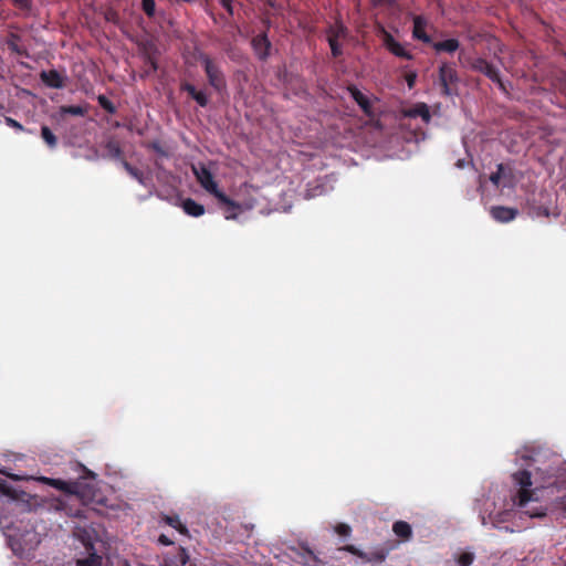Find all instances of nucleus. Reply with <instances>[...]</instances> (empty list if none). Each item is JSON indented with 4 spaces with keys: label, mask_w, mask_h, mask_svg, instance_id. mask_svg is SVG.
Here are the masks:
<instances>
[{
    "label": "nucleus",
    "mask_w": 566,
    "mask_h": 566,
    "mask_svg": "<svg viewBox=\"0 0 566 566\" xmlns=\"http://www.w3.org/2000/svg\"><path fill=\"white\" fill-rule=\"evenodd\" d=\"M198 60L203 66L209 85L218 93L224 91L227 80L219 63L206 53H200Z\"/></svg>",
    "instance_id": "f257e3e1"
},
{
    "label": "nucleus",
    "mask_w": 566,
    "mask_h": 566,
    "mask_svg": "<svg viewBox=\"0 0 566 566\" xmlns=\"http://www.w3.org/2000/svg\"><path fill=\"white\" fill-rule=\"evenodd\" d=\"M192 171L200 186L210 195H212L218 200V202L230 203L229 197L219 190L218 184L216 182L212 172L206 165L200 164L198 167L193 166Z\"/></svg>",
    "instance_id": "f03ea898"
},
{
    "label": "nucleus",
    "mask_w": 566,
    "mask_h": 566,
    "mask_svg": "<svg viewBox=\"0 0 566 566\" xmlns=\"http://www.w3.org/2000/svg\"><path fill=\"white\" fill-rule=\"evenodd\" d=\"M468 64L470 70L483 74L490 81L495 83L501 91H503L504 93L507 92L505 84L501 78L500 70L494 64H492L484 57L470 59L468 60Z\"/></svg>",
    "instance_id": "7ed1b4c3"
},
{
    "label": "nucleus",
    "mask_w": 566,
    "mask_h": 566,
    "mask_svg": "<svg viewBox=\"0 0 566 566\" xmlns=\"http://www.w3.org/2000/svg\"><path fill=\"white\" fill-rule=\"evenodd\" d=\"M378 36L381 40L382 46L392 55L399 59L413 60V54L407 49L406 44L398 42L394 35L387 31L382 25L378 29Z\"/></svg>",
    "instance_id": "20e7f679"
},
{
    "label": "nucleus",
    "mask_w": 566,
    "mask_h": 566,
    "mask_svg": "<svg viewBox=\"0 0 566 566\" xmlns=\"http://www.w3.org/2000/svg\"><path fill=\"white\" fill-rule=\"evenodd\" d=\"M438 78L441 93L446 96H450L452 94L451 85L457 84L459 81L454 63L441 62L438 69Z\"/></svg>",
    "instance_id": "39448f33"
},
{
    "label": "nucleus",
    "mask_w": 566,
    "mask_h": 566,
    "mask_svg": "<svg viewBox=\"0 0 566 566\" xmlns=\"http://www.w3.org/2000/svg\"><path fill=\"white\" fill-rule=\"evenodd\" d=\"M514 481L521 486L516 504L521 507L525 506L532 500V491L528 486L532 485V475L527 470H521L513 474Z\"/></svg>",
    "instance_id": "423d86ee"
},
{
    "label": "nucleus",
    "mask_w": 566,
    "mask_h": 566,
    "mask_svg": "<svg viewBox=\"0 0 566 566\" xmlns=\"http://www.w3.org/2000/svg\"><path fill=\"white\" fill-rule=\"evenodd\" d=\"M161 566H197L190 563V556L182 546L175 547L163 556Z\"/></svg>",
    "instance_id": "0eeeda50"
},
{
    "label": "nucleus",
    "mask_w": 566,
    "mask_h": 566,
    "mask_svg": "<svg viewBox=\"0 0 566 566\" xmlns=\"http://www.w3.org/2000/svg\"><path fill=\"white\" fill-rule=\"evenodd\" d=\"M338 551L347 552L367 563H382L387 557V553L382 549L368 554V553L360 551L359 548H357L355 545H352V544L342 546L338 548Z\"/></svg>",
    "instance_id": "6e6552de"
},
{
    "label": "nucleus",
    "mask_w": 566,
    "mask_h": 566,
    "mask_svg": "<svg viewBox=\"0 0 566 566\" xmlns=\"http://www.w3.org/2000/svg\"><path fill=\"white\" fill-rule=\"evenodd\" d=\"M296 560L304 566H324V562L308 547L307 544H300L298 548H292Z\"/></svg>",
    "instance_id": "1a4fd4ad"
},
{
    "label": "nucleus",
    "mask_w": 566,
    "mask_h": 566,
    "mask_svg": "<svg viewBox=\"0 0 566 566\" xmlns=\"http://www.w3.org/2000/svg\"><path fill=\"white\" fill-rule=\"evenodd\" d=\"M251 45L254 54L260 61H266L269 59L272 43L269 40L266 32H262L253 36Z\"/></svg>",
    "instance_id": "9d476101"
},
{
    "label": "nucleus",
    "mask_w": 566,
    "mask_h": 566,
    "mask_svg": "<svg viewBox=\"0 0 566 566\" xmlns=\"http://www.w3.org/2000/svg\"><path fill=\"white\" fill-rule=\"evenodd\" d=\"M83 545L87 552V556L83 558H77L75 562V566H102L103 558L101 555L96 553L94 547V543L91 538H83Z\"/></svg>",
    "instance_id": "9b49d317"
},
{
    "label": "nucleus",
    "mask_w": 566,
    "mask_h": 566,
    "mask_svg": "<svg viewBox=\"0 0 566 566\" xmlns=\"http://www.w3.org/2000/svg\"><path fill=\"white\" fill-rule=\"evenodd\" d=\"M156 53L157 48L155 44L148 43L144 46L143 60L146 67L144 72L140 74V77L149 76L158 70Z\"/></svg>",
    "instance_id": "f8f14e48"
},
{
    "label": "nucleus",
    "mask_w": 566,
    "mask_h": 566,
    "mask_svg": "<svg viewBox=\"0 0 566 566\" xmlns=\"http://www.w3.org/2000/svg\"><path fill=\"white\" fill-rule=\"evenodd\" d=\"M403 117L417 118L420 117L424 124H429L431 120V113L429 106L426 103H416L411 107L403 108L401 111Z\"/></svg>",
    "instance_id": "ddd939ff"
},
{
    "label": "nucleus",
    "mask_w": 566,
    "mask_h": 566,
    "mask_svg": "<svg viewBox=\"0 0 566 566\" xmlns=\"http://www.w3.org/2000/svg\"><path fill=\"white\" fill-rule=\"evenodd\" d=\"M412 38L426 44L432 43L431 36L426 32V28L428 24L427 19L423 15H415L412 18Z\"/></svg>",
    "instance_id": "4468645a"
},
{
    "label": "nucleus",
    "mask_w": 566,
    "mask_h": 566,
    "mask_svg": "<svg viewBox=\"0 0 566 566\" xmlns=\"http://www.w3.org/2000/svg\"><path fill=\"white\" fill-rule=\"evenodd\" d=\"M490 213L499 222H510L516 218L518 210L504 206H494L491 208Z\"/></svg>",
    "instance_id": "2eb2a0df"
},
{
    "label": "nucleus",
    "mask_w": 566,
    "mask_h": 566,
    "mask_svg": "<svg viewBox=\"0 0 566 566\" xmlns=\"http://www.w3.org/2000/svg\"><path fill=\"white\" fill-rule=\"evenodd\" d=\"M41 81L49 87L63 88L65 85L64 77L56 70L42 71Z\"/></svg>",
    "instance_id": "dca6fc26"
},
{
    "label": "nucleus",
    "mask_w": 566,
    "mask_h": 566,
    "mask_svg": "<svg viewBox=\"0 0 566 566\" xmlns=\"http://www.w3.org/2000/svg\"><path fill=\"white\" fill-rule=\"evenodd\" d=\"M180 90L187 92L188 95L196 101L200 107H206L209 104V98L205 91H198L195 85L188 82L180 84Z\"/></svg>",
    "instance_id": "f3484780"
},
{
    "label": "nucleus",
    "mask_w": 566,
    "mask_h": 566,
    "mask_svg": "<svg viewBox=\"0 0 566 566\" xmlns=\"http://www.w3.org/2000/svg\"><path fill=\"white\" fill-rule=\"evenodd\" d=\"M347 91H348L350 97L361 108V111L366 115H370L371 114V109H373L370 99L365 94H363L355 85H349L347 87Z\"/></svg>",
    "instance_id": "a211bd4d"
},
{
    "label": "nucleus",
    "mask_w": 566,
    "mask_h": 566,
    "mask_svg": "<svg viewBox=\"0 0 566 566\" xmlns=\"http://www.w3.org/2000/svg\"><path fill=\"white\" fill-rule=\"evenodd\" d=\"M347 27L339 20H337L334 24H331L326 30L327 41L335 42L339 40H345L348 36Z\"/></svg>",
    "instance_id": "6ab92c4d"
},
{
    "label": "nucleus",
    "mask_w": 566,
    "mask_h": 566,
    "mask_svg": "<svg viewBox=\"0 0 566 566\" xmlns=\"http://www.w3.org/2000/svg\"><path fill=\"white\" fill-rule=\"evenodd\" d=\"M430 44L436 53L453 54L455 51L460 49V41L454 38L436 42L432 41V43Z\"/></svg>",
    "instance_id": "aec40b11"
},
{
    "label": "nucleus",
    "mask_w": 566,
    "mask_h": 566,
    "mask_svg": "<svg viewBox=\"0 0 566 566\" xmlns=\"http://www.w3.org/2000/svg\"><path fill=\"white\" fill-rule=\"evenodd\" d=\"M104 148L106 150L105 157L118 160L122 164V159L124 158V153L122 149V146L118 140L115 138H109L107 142L104 143Z\"/></svg>",
    "instance_id": "412c9836"
},
{
    "label": "nucleus",
    "mask_w": 566,
    "mask_h": 566,
    "mask_svg": "<svg viewBox=\"0 0 566 566\" xmlns=\"http://www.w3.org/2000/svg\"><path fill=\"white\" fill-rule=\"evenodd\" d=\"M184 211L191 217H200L205 213V207L191 198H187L181 205Z\"/></svg>",
    "instance_id": "4be33fe9"
},
{
    "label": "nucleus",
    "mask_w": 566,
    "mask_h": 566,
    "mask_svg": "<svg viewBox=\"0 0 566 566\" xmlns=\"http://www.w3.org/2000/svg\"><path fill=\"white\" fill-rule=\"evenodd\" d=\"M160 522H164L165 524L169 525L170 527L177 530L180 534L187 535L188 528L186 525H184L177 514L175 515H167L161 514L160 515Z\"/></svg>",
    "instance_id": "5701e85b"
},
{
    "label": "nucleus",
    "mask_w": 566,
    "mask_h": 566,
    "mask_svg": "<svg viewBox=\"0 0 566 566\" xmlns=\"http://www.w3.org/2000/svg\"><path fill=\"white\" fill-rule=\"evenodd\" d=\"M394 533L402 538L403 541H409L412 537V528L409 523L405 521H397L392 525Z\"/></svg>",
    "instance_id": "b1692460"
},
{
    "label": "nucleus",
    "mask_w": 566,
    "mask_h": 566,
    "mask_svg": "<svg viewBox=\"0 0 566 566\" xmlns=\"http://www.w3.org/2000/svg\"><path fill=\"white\" fill-rule=\"evenodd\" d=\"M230 203L219 202L224 211L226 219H235L238 212L241 211V205L229 198Z\"/></svg>",
    "instance_id": "393cba45"
},
{
    "label": "nucleus",
    "mask_w": 566,
    "mask_h": 566,
    "mask_svg": "<svg viewBox=\"0 0 566 566\" xmlns=\"http://www.w3.org/2000/svg\"><path fill=\"white\" fill-rule=\"evenodd\" d=\"M506 170L511 172V169L507 168L504 164H499L496 167V171L491 174L490 181L494 186L499 187L501 179L506 177Z\"/></svg>",
    "instance_id": "a878e982"
},
{
    "label": "nucleus",
    "mask_w": 566,
    "mask_h": 566,
    "mask_svg": "<svg viewBox=\"0 0 566 566\" xmlns=\"http://www.w3.org/2000/svg\"><path fill=\"white\" fill-rule=\"evenodd\" d=\"M41 137L50 148H55L57 145V138L53 132L45 125L41 127Z\"/></svg>",
    "instance_id": "bb28decb"
},
{
    "label": "nucleus",
    "mask_w": 566,
    "mask_h": 566,
    "mask_svg": "<svg viewBox=\"0 0 566 566\" xmlns=\"http://www.w3.org/2000/svg\"><path fill=\"white\" fill-rule=\"evenodd\" d=\"M51 484L61 490V491H65V492H69V493H75L76 492V483H73V482H67V481H63V480H60V479H52L51 480Z\"/></svg>",
    "instance_id": "cd10ccee"
},
{
    "label": "nucleus",
    "mask_w": 566,
    "mask_h": 566,
    "mask_svg": "<svg viewBox=\"0 0 566 566\" xmlns=\"http://www.w3.org/2000/svg\"><path fill=\"white\" fill-rule=\"evenodd\" d=\"M51 484L61 490V491H65V492H69V493H75L76 492V483H73V482H67V481H63V480H60V479H52L51 480Z\"/></svg>",
    "instance_id": "c85d7f7f"
},
{
    "label": "nucleus",
    "mask_w": 566,
    "mask_h": 566,
    "mask_svg": "<svg viewBox=\"0 0 566 566\" xmlns=\"http://www.w3.org/2000/svg\"><path fill=\"white\" fill-rule=\"evenodd\" d=\"M85 112V108H83L80 105H69L60 107V113L62 115L84 116Z\"/></svg>",
    "instance_id": "c756f323"
},
{
    "label": "nucleus",
    "mask_w": 566,
    "mask_h": 566,
    "mask_svg": "<svg viewBox=\"0 0 566 566\" xmlns=\"http://www.w3.org/2000/svg\"><path fill=\"white\" fill-rule=\"evenodd\" d=\"M97 102H98L99 106L104 111H106L108 114H115L116 113V106L105 95H103V94L98 95L97 96Z\"/></svg>",
    "instance_id": "7c9ffc66"
},
{
    "label": "nucleus",
    "mask_w": 566,
    "mask_h": 566,
    "mask_svg": "<svg viewBox=\"0 0 566 566\" xmlns=\"http://www.w3.org/2000/svg\"><path fill=\"white\" fill-rule=\"evenodd\" d=\"M474 554L471 552L461 553L457 558V564L459 566H471L474 562Z\"/></svg>",
    "instance_id": "2f4dec72"
},
{
    "label": "nucleus",
    "mask_w": 566,
    "mask_h": 566,
    "mask_svg": "<svg viewBox=\"0 0 566 566\" xmlns=\"http://www.w3.org/2000/svg\"><path fill=\"white\" fill-rule=\"evenodd\" d=\"M146 147L148 149L154 150L156 154H158L161 157H168V151L163 147L161 143L159 140H153L146 144Z\"/></svg>",
    "instance_id": "473e14b6"
},
{
    "label": "nucleus",
    "mask_w": 566,
    "mask_h": 566,
    "mask_svg": "<svg viewBox=\"0 0 566 566\" xmlns=\"http://www.w3.org/2000/svg\"><path fill=\"white\" fill-rule=\"evenodd\" d=\"M142 9L147 17H154L156 10L155 0H142Z\"/></svg>",
    "instance_id": "72a5a7b5"
},
{
    "label": "nucleus",
    "mask_w": 566,
    "mask_h": 566,
    "mask_svg": "<svg viewBox=\"0 0 566 566\" xmlns=\"http://www.w3.org/2000/svg\"><path fill=\"white\" fill-rule=\"evenodd\" d=\"M334 532L343 537H348L352 534V527L346 523H338L334 526Z\"/></svg>",
    "instance_id": "f704fd0d"
},
{
    "label": "nucleus",
    "mask_w": 566,
    "mask_h": 566,
    "mask_svg": "<svg viewBox=\"0 0 566 566\" xmlns=\"http://www.w3.org/2000/svg\"><path fill=\"white\" fill-rule=\"evenodd\" d=\"M0 493L15 499V491L4 480H0Z\"/></svg>",
    "instance_id": "c9c22d12"
},
{
    "label": "nucleus",
    "mask_w": 566,
    "mask_h": 566,
    "mask_svg": "<svg viewBox=\"0 0 566 566\" xmlns=\"http://www.w3.org/2000/svg\"><path fill=\"white\" fill-rule=\"evenodd\" d=\"M122 167L134 179L136 178V176L140 171L138 168H136L133 165H130L126 159H122Z\"/></svg>",
    "instance_id": "e433bc0d"
},
{
    "label": "nucleus",
    "mask_w": 566,
    "mask_h": 566,
    "mask_svg": "<svg viewBox=\"0 0 566 566\" xmlns=\"http://www.w3.org/2000/svg\"><path fill=\"white\" fill-rule=\"evenodd\" d=\"M417 76H418V74L416 71L406 72L405 81L410 90L415 87L416 82H417Z\"/></svg>",
    "instance_id": "4c0bfd02"
},
{
    "label": "nucleus",
    "mask_w": 566,
    "mask_h": 566,
    "mask_svg": "<svg viewBox=\"0 0 566 566\" xmlns=\"http://www.w3.org/2000/svg\"><path fill=\"white\" fill-rule=\"evenodd\" d=\"M333 57H339L343 54L342 45L338 41L328 42Z\"/></svg>",
    "instance_id": "58836bf2"
},
{
    "label": "nucleus",
    "mask_w": 566,
    "mask_h": 566,
    "mask_svg": "<svg viewBox=\"0 0 566 566\" xmlns=\"http://www.w3.org/2000/svg\"><path fill=\"white\" fill-rule=\"evenodd\" d=\"M6 124L11 127V128H14L15 130H19V132H23L24 130V127L22 124H20L18 120L13 119L12 117H6Z\"/></svg>",
    "instance_id": "ea45409f"
},
{
    "label": "nucleus",
    "mask_w": 566,
    "mask_h": 566,
    "mask_svg": "<svg viewBox=\"0 0 566 566\" xmlns=\"http://www.w3.org/2000/svg\"><path fill=\"white\" fill-rule=\"evenodd\" d=\"M13 3L23 11H29L31 9V0H13Z\"/></svg>",
    "instance_id": "a19ab883"
},
{
    "label": "nucleus",
    "mask_w": 566,
    "mask_h": 566,
    "mask_svg": "<svg viewBox=\"0 0 566 566\" xmlns=\"http://www.w3.org/2000/svg\"><path fill=\"white\" fill-rule=\"evenodd\" d=\"M220 3L229 14H233L232 0H220Z\"/></svg>",
    "instance_id": "79ce46f5"
},
{
    "label": "nucleus",
    "mask_w": 566,
    "mask_h": 566,
    "mask_svg": "<svg viewBox=\"0 0 566 566\" xmlns=\"http://www.w3.org/2000/svg\"><path fill=\"white\" fill-rule=\"evenodd\" d=\"M158 542L163 545H172L174 542L165 534H161L159 537H158Z\"/></svg>",
    "instance_id": "37998d69"
},
{
    "label": "nucleus",
    "mask_w": 566,
    "mask_h": 566,
    "mask_svg": "<svg viewBox=\"0 0 566 566\" xmlns=\"http://www.w3.org/2000/svg\"><path fill=\"white\" fill-rule=\"evenodd\" d=\"M135 180H137L143 186L146 185V182H145L146 178H145V175H144V172L142 170L138 172V175L136 176Z\"/></svg>",
    "instance_id": "c03bdc74"
},
{
    "label": "nucleus",
    "mask_w": 566,
    "mask_h": 566,
    "mask_svg": "<svg viewBox=\"0 0 566 566\" xmlns=\"http://www.w3.org/2000/svg\"><path fill=\"white\" fill-rule=\"evenodd\" d=\"M503 521H504V518H500V515H499L492 520V524L494 527H499V523H501Z\"/></svg>",
    "instance_id": "a18cd8bd"
},
{
    "label": "nucleus",
    "mask_w": 566,
    "mask_h": 566,
    "mask_svg": "<svg viewBox=\"0 0 566 566\" xmlns=\"http://www.w3.org/2000/svg\"><path fill=\"white\" fill-rule=\"evenodd\" d=\"M559 83H560V86L566 90V74H563L559 77Z\"/></svg>",
    "instance_id": "49530a36"
},
{
    "label": "nucleus",
    "mask_w": 566,
    "mask_h": 566,
    "mask_svg": "<svg viewBox=\"0 0 566 566\" xmlns=\"http://www.w3.org/2000/svg\"><path fill=\"white\" fill-rule=\"evenodd\" d=\"M538 213H539V214H543V216H545V217H548V216H549V211H548V209H547V208H541Z\"/></svg>",
    "instance_id": "de8ad7c7"
},
{
    "label": "nucleus",
    "mask_w": 566,
    "mask_h": 566,
    "mask_svg": "<svg viewBox=\"0 0 566 566\" xmlns=\"http://www.w3.org/2000/svg\"><path fill=\"white\" fill-rule=\"evenodd\" d=\"M243 527L245 528V531H248V532H252V531H253V528H254V525H253V524H251V523H249V524H244V525H243Z\"/></svg>",
    "instance_id": "09e8293b"
},
{
    "label": "nucleus",
    "mask_w": 566,
    "mask_h": 566,
    "mask_svg": "<svg viewBox=\"0 0 566 566\" xmlns=\"http://www.w3.org/2000/svg\"><path fill=\"white\" fill-rule=\"evenodd\" d=\"M376 4H379V3H384L386 2L387 0H373Z\"/></svg>",
    "instance_id": "8fccbe9b"
},
{
    "label": "nucleus",
    "mask_w": 566,
    "mask_h": 566,
    "mask_svg": "<svg viewBox=\"0 0 566 566\" xmlns=\"http://www.w3.org/2000/svg\"><path fill=\"white\" fill-rule=\"evenodd\" d=\"M505 531L513 532V528L505 527Z\"/></svg>",
    "instance_id": "3c124183"
}]
</instances>
